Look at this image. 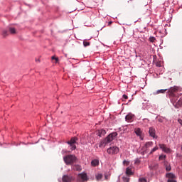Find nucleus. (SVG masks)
<instances>
[{"label": "nucleus", "instance_id": "obj_1", "mask_svg": "<svg viewBox=\"0 0 182 182\" xmlns=\"http://www.w3.org/2000/svg\"><path fill=\"white\" fill-rule=\"evenodd\" d=\"M76 160L77 159L75 155H67L63 157L64 163H65L67 166H72L73 163H76Z\"/></svg>", "mask_w": 182, "mask_h": 182}, {"label": "nucleus", "instance_id": "obj_2", "mask_svg": "<svg viewBox=\"0 0 182 182\" xmlns=\"http://www.w3.org/2000/svg\"><path fill=\"white\" fill-rule=\"evenodd\" d=\"M179 87L177 86H173L171 87L168 90V95L169 97H176V93L178 92Z\"/></svg>", "mask_w": 182, "mask_h": 182}, {"label": "nucleus", "instance_id": "obj_3", "mask_svg": "<svg viewBox=\"0 0 182 182\" xmlns=\"http://www.w3.org/2000/svg\"><path fill=\"white\" fill-rule=\"evenodd\" d=\"M119 151H120V149H119L117 146H111L107 150V153L111 156H113V154H117Z\"/></svg>", "mask_w": 182, "mask_h": 182}, {"label": "nucleus", "instance_id": "obj_4", "mask_svg": "<svg viewBox=\"0 0 182 182\" xmlns=\"http://www.w3.org/2000/svg\"><path fill=\"white\" fill-rule=\"evenodd\" d=\"M76 141H77V137H73L70 141H68V144H69L71 147V150H76Z\"/></svg>", "mask_w": 182, "mask_h": 182}, {"label": "nucleus", "instance_id": "obj_5", "mask_svg": "<svg viewBox=\"0 0 182 182\" xmlns=\"http://www.w3.org/2000/svg\"><path fill=\"white\" fill-rule=\"evenodd\" d=\"M117 136V132H112L111 134H109L107 137H106L105 141H107V143H111V141H113V140H114V137H116Z\"/></svg>", "mask_w": 182, "mask_h": 182}, {"label": "nucleus", "instance_id": "obj_6", "mask_svg": "<svg viewBox=\"0 0 182 182\" xmlns=\"http://www.w3.org/2000/svg\"><path fill=\"white\" fill-rule=\"evenodd\" d=\"M166 177L168 178L167 182H177V181H176V175L173 173H166Z\"/></svg>", "mask_w": 182, "mask_h": 182}, {"label": "nucleus", "instance_id": "obj_7", "mask_svg": "<svg viewBox=\"0 0 182 182\" xmlns=\"http://www.w3.org/2000/svg\"><path fill=\"white\" fill-rule=\"evenodd\" d=\"M78 181L80 182H84V181H87V174L86 173H80L78 175V178H77Z\"/></svg>", "mask_w": 182, "mask_h": 182}, {"label": "nucleus", "instance_id": "obj_8", "mask_svg": "<svg viewBox=\"0 0 182 182\" xmlns=\"http://www.w3.org/2000/svg\"><path fill=\"white\" fill-rule=\"evenodd\" d=\"M159 146L161 150H162V151H164V153H171V149H170V148H167V146H166V144H159Z\"/></svg>", "mask_w": 182, "mask_h": 182}, {"label": "nucleus", "instance_id": "obj_9", "mask_svg": "<svg viewBox=\"0 0 182 182\" xmlns=\"http://www.w3.org/2000/svg\"><path fill=\"white\" fill-rule=\"evenodd\" d=\"M149 134L153 139H157V136H156V129L154 127H149Z\"/></svg>", "mask_w": 182, "mask_h": 182}, {"label": "nucleus", "instance_id": "obj_10", "mask_svg": "<svg viewBox=\"0 0 182 182\" xmlns=\"http://www.w3.org/2000/svg\"><path fill=\"white\" fill-rule=\"evenodd\" d=\"M72 180H73L72 176H69L68 175L63 176V182H72Z\"/></svg>", "mask_w": 182, "mask_h": 182}, {"label": "nucleus", "instance_id": "obj_11", "mask_svg": "<svg viewBox=\"0 0 182 182\" xmlns=\"http://www.w3.org/2000/svg\"><path fill=\"white\" fill-rule=\"evenodd\" d=\"M133 117H134V115L132 114H128L125 119L127 122H133Z\"/></svg>", "mask_w": 182, "mask_h": 182}, {"label": "nucleus", "instance_id": "obj_12", "mask_svg": "<svg viewBox=\"0 0 182 182\" xmlns=\"http://www.w3.org/2000/svg\"><path fill=\"white\" fill-rule=\"evenodd\" d=\"M108 144L107 141L106 139H104L100 142L99 147H106V145Z\"/></svg>", "mask_w": 182, "mask_h": 182}, {"label": "nucleus", "instance_id": "obj_13", "mask_svg": "<svg viewBox=\"0 0 182 182\" xmlns=\"http://www.w3.org/2000/svg\"><path fill=\"white\" fill-rule=\"evenodd\" d=\"M91 166L92 167H97V166H99V160L98 159H94L91 161Z\"/></svg>", "mask_w": 182, "mask_h": 182}, {"label": "nucleus", "instance_id": "obj_14", "mask_svg": "<svg viewBox=\"0 0 182 182\" xmlns=\"http://www.w3.org/2000/svg\"><path fill=\"white\" fill-rule=\"evenodd\" d=\"M134 132L136 136L141 137V129L140 128H136Z\"/></svg>", "mask_w": 182, "mask_h": 182}, {"label": "nucleus", "instance_id": "obj_15", "mask_svg": "<svg viewBox=\"0 0 182 182\" xmlns=\"http://www.w3.org/2000/svg\"><path fill=\"white\" fill-rule=\"evenodd\" d=\"M73 169L75 171H80V170H82V167L79 165H74L73 166Z\"/></svg>", "mask_w": 182, "mask_h": 182}, {"label": "nucleus", "instance_id": "obj_16", "mask_svg": "<svg viewBox=\"0 0 182 182\" xmlns=\"http://www.w3.org/2000/svg\"><path fill=\"white\" fill-rule=\"evenodd\" d=\"M126 174L127 176H132L133 172L132 171V169L130 168H127Z\"/></svg>", "mask_w": 182, "mask_h": 182}, {"label": "nucleus", "instance_id": "obj_17", "mask_svg": "<svg viewBox=\"0 0 182 182\" xmlns=\"http://www.w3.org/2000/svg\"><path fill=\"white\" fill-rule=\"evenodd\" d=\"M106 134V130L105 129H100L99 131V136L102 137V136H105Z\"/></svg>", "mask_w": 182, "mask_h": 182}, {"label": "nucleus", "instance_id": "obj_18", "mask_svg": "<svg viewBox=\"0 0 182 182\" xmlns=\"http://www.w3.org/2000/svg\"><path fill=\"white\" fill-rule=\"evenodd\" d=\"M146 149H149V147H153V141H148L145 144Z\"/></svg>", "mask_w": 182, "mask_h": 182}, {"label": "nucleus", "instance_id": "obj_19", "mask_svg": "<svg viewBox=\"0 0 182 182\" xmlns=\"http://www.w3.org/2000/svg\"><path fill=\"white\" fill-rule=\"evenodd\" d=\"M9 32L10 33H11V35H15L16 33V30L15 29V28L10 27Z\"/></svg>", "mask_w": 182, "mask_h": 182}, {"label": "nucleus", "instance_id": "obj_20", "mask_svg": "<svg viewBox=\"0 0 182 182\" xmlns=\"http://www.w3.org/2000/svg\"><path fill=\"white\" fill-rule=\"evenodd\" d=\"M166 92H167V89L165 90H159L156 91V92L155 93V95H160V93L164 94L166 93Z\"/></svg>", "mask_w": 182, "mask_h": 182}, {"label": "nucleus", "instance_id": "obj_21", "mask_svg": "<svg viewBox=\"0 0 182 182\" xmlns=\"http://www.w3.org/2000/svg\"><path fill=\"white\" fill-rule=\"evenodd\" d=\"M182 106V97L176 102V107H181Z\"/></svg>", "mask_w": 182, "mask_h": 182}, {"label": "nucleus", "instance_id": "obj_22", "mask_svg": "<svg viewBox=\"0 0 182 182\" xmlns=\"http://www.w3.org/2000/svg\"><path fill=\"white\" fill-rule=\"evenodd\" d=\"M102 178H103V175L102 173H98L96 175V180L97 181H100Z\"/></svg>", "mask_w": 182, "mask_h": 182}, {"label": "nucleus", "instance_id": "obj_23", "mask_svg": "<svg viewBox=\"0 0 182 182\" xmlns=\"http://www.w3.org/2000/svg\"><path fill=\"white\" fill-rule=\"evenodd\" d=\"M157 150H159V147L158 146H155L154 149H151V151H150L149 154H153V153H154V151H157Z\"/></svg>", "mask_w": 182, "mask_h": 182}, {"label": "nucleus", "instance_id": "obj_24", "mask_svg": "<svg viewBox=\"0 0 182 182\" xmlns=\"http://www.w3.org/2000/svg\"><path fill=\"white\" fill-rule=\"evenodd\" d=\"M122 180H123V182H129L130 181V178L123 176Z\"/></svg>", "mask_w": 182, "mask_h": 182}, {"label": "nucleus", "instance_id": "obj_25", "mask_svg": "<svg viewBox=\"0 0 182 182\" xmlns=\"http://www.w3.org/2000/svg\"><path fill=\"white\" fill-rule=\"evenodd\" d=\"M83 46L86 48V46H90V43L86 41L85 40H84L83 41Z\"/></svg>", "mask_w": 182, "mask_h": 182}, {"label": "nucleus", "instance_id": "obj_26", "mask_svg": "<svg viewBox=\"0 0 182 182\" xmlns=\"http://www.w3.org/2000/svg\"><path fill=\"white\" fill-rule=\"evenodd\" d=\"M51 59H52V60H55V63H58V62H59V58H58L55 56H52Z\"/></svg>", "mask_w": 182, "mask_h": 182}, {"label": "nucleus", "instance_id": "obj_27", "mask_svg": "<svg viewBox=\"0 0 182 182\" xmlns=\"http://www.w3.org/2000/svg\"><path fill=\"white\" fill-rule=\"evenodd\" d=\"M139 182H147V179H146V178H140L139 179Z\"/></svg>", "mask_w": 182, "mask_h": 182}, {"label": "nucleus", "instance_id": "obj_28", "mask_svg": "<svg viewBox=\"0 0 182 182\" xmlns=\"http://www.w3.org/2000/svg\"><path fill=\"white\" fill-rule=\"evenodd\" d=\"M166 171H170L171 170V166L170 165H166Z\"/></svg>", "mask_w": 182, "mask_h": 182}, {"label": "nucleus", "instance_id": "obj_29", "mask_svg": "<svg viewBox=\"0 0 182 182\" xmlns=\"http://www.w3.org/2000/svg\"><path fill=\"white\" fill-rule=\"evenodd\" d=\"M3 36H8V31L6 30L3 31V33H2Z\"/></svg>", "mask_w": 182, "mask_h": 182}, {"label": "nucleus", "instance_id": "obj_30", "mask_svg": "<svg viewBox=\"0 0 182 182\" xmlns=\"http://www.w3.org/2000/svg\"><path fill=\"white\" fill-rule=\"evenodd\" d=\"M164 159H166V155L159 156V160H164Z\"/></svg>", "mask_w": 182, "mask_h": 182}, {"label": "nucleus", "instance_id": "obj_31", "mask_svg": "<svg viewBox=\"0 0 182 182\" xmlns=\"http://www.w3.org/2000/svg\"><path fill=\"white\" fill-rule=\"evenodd\" d=\"M149 41H151V42H155V41H156V38H154V37H150L149 38Z\"/></svg>", "mask_w": 182, "mask_h": 182}, {"label": "nucleus", "instance_id": "obj_32", "mask_svg": "<svg viewBox=\"0 0 182 182\" xmlns=\"http://www.w3.org/2000/svg\"><path fill=\"white\" fill-rule=\"evenodd\" d=\"M129 162L127 161H126V160H124V161H123V164H126V166H129Z\"/></svg>", "mask_w": 182, "mask_h": 182}, {"label": "nucleus", "instance_id": "obj_33", "mask_svg": "<svg viewBox=\"0 0 182 182\" xmlns=\"http://www.w3.org/2000/svg\"><path fill=\"white\" fill-rule=\"evenodd\" d=\"M105 180H109V175L105 174Z\"/></svg>", "mask_w": 182, "mask_h": 182}, {"label": "nucleus", "instance_id": "obj_34", "mask_svg": "<svg viewBox=\"0 0 182 182\" xmlns=\"http://www.w3.org/2000/svg\"><path fill=\"white\" fill-rule=\"evenodd\" d=\"M123 97H124V99H128V97H127V95H123Z\"/></svg>", "mask_w": 182, "mask_h": 182}, {"label": "nucleus", "instance_id": "obj_35", "mask_svg": "<svg viewBox=\"0 0 182 182\" xmlns=\"http://www.w3.org/2000/svg\"><path fill=\"white\" fill-rule=\"evenodd\" d=\"M109 25H112V21H109Z\"/></svg>", "mask_w": 182, "mask_h": 182}]
</instances>
